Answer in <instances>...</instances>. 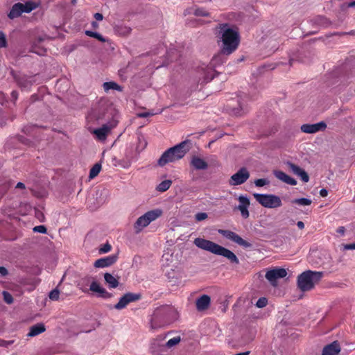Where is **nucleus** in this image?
<instances>
[{
    "mask_svg": "<svg viewBox=\"0 0 355 355\" xmlns=\"http://www.w3.org/2000/svg\"><path fill=\"white\" fill-rule=\"evenodd\" d=\"M218 44L222 53L229 55L234 52L240 43L238 30L227 24H220Z\"/></svg>",
    "mask_w": 355,
    "mask_h": 355,
    "instance_id": "f257e3e1",
    "label": "nucleus"
},
{
    "mask_svg": "<svg viewBox=\"0 0 355 355\" xmlns=\"http://www.w3.org/2000/svg\"><path fill=\"white\" fill-rule=\"evenodd\" d=\"M193 243L196 246L202 250L227 258L233 263L238 264L239 263V259L234 253L213 241L202 238H196L194 240Z\"/></svg>",
    "mask_w": 355,
    "mask_h": 355,
    "instance_id": "f03ea898",
    "label": "nucleus"
},
{
    "mask_svg": "<svg viewBox=\"0 0 355 355\" xmlns=\"http://www.w3.org/2000/svg\"><path fill=\"white\" fill-rule=\"evenodd\" d=\"M189 143V140H185L166 150L158 159V165L164 166L168 163L175 162L183 158L190 150Z\"/></svg>",
    "mask_w": 355,
    "mask_h": 355,
    "instance_id": "7ed1b4c3",
    "label": "nucleus"
},
{
    "mask_svg": "<svg viewBox=\"0 0 355 355\" xmlns=\"http://www.w3.org/2000/svg\"><path fill=\"white\" fill-rule=\"evenodd\" d=\"M92 277H85L78 283V287L84 293H88L89 291L97 294L98 297L109 299L112 297V294L108 293L103 288L99 283L92 280Z\"/></svg>",
    "mask_w": 355,
    "mask_h": 355,
    "instance_id": "20e7f679",
    "label": "nucleus"
},
{
    "mask_svg": "<svg viewBox=\"0 0 355 355\" xmlns=\"http://www.w3.org/2000/svg\"><path fill=\"white\" fill-rule=\"evenodd\" d=\"M323 277L322 272L307 270L302 272L297 278V286L302 291L311 290L315 284Z\"/></svg>",
    "mask_w": 355,
    "mask_h": 355,
    "instance_id": "39448f33",
    "label": "nucleus"
},
{
    "mask_svg": "<svg viewBox=\"0 0 355 355\" xmlns=\"http://www.w3.org/2000/svg\"><path fill=\"white\" fill-rule=\"evenodd\" d=\"M162 214V211L159 209H153L147 211L144 215L137 218L134 224V229L137 233L140 232L144 228L147 227L151 222L155 220Z\"/></svg>",
    "mask_w": 355,
    "mask_h": 355,
    "instance_id": "423d86ee",
    "label": "nucleus"
},
{
    "mask_svg": "<svg viewBox=\"0 0 355 355\" xmlns=\"http://www.w3.org/2000/svg\"><path fill=\"white\" fill-rule=\"evenodd\" d=\"M255 200L263 207L269 209H276L282 205L281 198L274 194L254 193Z\"/></svg>",
    "mask_w": 355,
    "mask_h": 355,
    "instance_id": "0eeeda50",
    "label": "nucleus"
},
{
    "mask_svg": "<svg viewBox=\"0 0 355 355\" xmlns=\"http://www.w3.org/2000/svg\"><path fill=\"white\" fill-rule=\"evenodd\" d=\"M37 8V4L32 1H28L25 3H17L12 6L9 14L10 19H15L19 17L23 12H31Z\"/></svg>",
    "mask_w": 355,
    "mask_h": 355,
    "instance_id": "6e6552de",
    "label": "nucleus"
},
{
    "mask_svg": "<svg viewBox=\"0 0 355 355\" xmlns=\"http://www.w3.org/2000/svg\"><path fill=\"white\" fill-rule=\"evenodd\" d=\"M225 55H226L222 53L221 50L220 49V53L213 57L210 62V67H207L204 72L205 76L203 83H207L214 78L215 71L213 69V67H216V66L223 63L225 60L224 58Z\"/></svg>",
    "mask_w": 355,
    "mask_h": 355,
    "instance_id": "1a4fd4ad",
    "label": "nucleus"
},
{
    "mask_svg": "<svg viewBox=\"0 0 355 355\" xmlns=\"http://www.w3.org/2000/svg\"><path fill=\"white\" fill-rule=\"evenodd\" d=\"M250 178V173L246 168H240L236 173L232 175L229 180L231 186L240 185L245 182Z\"/></svg>",
    "mask_w": 355,
    "mask_h": 355,
    "instance_id": "9d476101",
    "label": "nucleus"
},
{
    "mask_svg": "<svg viewBox=\"0 0 355 355\" xmlns=\"http://www.w3.org/2000/svg\"><path fill=\"white\" fill-rule=\"evenodd\" d=\"M287 275V272L285 269L281 268H275L268 270L266 273V278L270 284L273 286L277 285V280L280 278H284Z\"/></svg>",
    "mask_w": 355,
    "mask_h": 355,
    "instance_id": "9b49d317",
    "label": "nucleus"
},
{
    "mask_svg": "<svg viewBox=\"0 0 355 355\" xmlns=\"http://www.w3.org/2000/svg\"><path fill=\"white\" fill-rule=\"evenodd\" d=\"M141 297L140 294L128 293L122 296L118 303H116L114 308L117 310H121L127 306L130 302H135L139 300Z\"/></svg>",
    "mask_w": 355,
    "mask_h": 355,
    "instance_id": "f8f14e48",
    "label": "nucleus"
},
{
    "mask_svg": "<svg viewBox=\"0 0 355 355\" xmlns=\"http://www.w3.org/2000/svg\"><path fill=\"white\" fill-rule=\"evenodd\" d=\"M218 233L225 236V238L235 242L236 243L239 244V245L248 248L250 246V244L247 242L246 241L243 240L240 236H239L237 234L230 231V230H218Z\"/></svg>",
    "mask_w": 355,
    "mask_h": 355,
    "instance_id": "ddd939ff",
    "label": "nucleus"
},
{
    "mask_svg": "<svg viewBox=\"0 0 355 355\" xmlns=\"http://www.w3.org/2000/svg\"><path fill=\"white\" fill-rule=\"evenodd\" d=\"M117 123H118V120L114 119L111 122L110 125L107 124L103 125L101 128L94 130L92 131V133L96 135V138L98 140L104 141V140H105L107 135L108 132H110V130L112 128H113L114 127H115Z\"/></svg>",
    "mask_w": 355,
    "mask_h": 355,
    "instance_id": "4468645a",
    "label": "nucleus"
},
{
    "mask_svg": "<svg viewBox=\"0 0 355 355\" xmlns=\"http://www.w3.org/2000/svg\"><path fill=\"white\" fill-rule=\"evenodd\" d=\"M327 128V124L324 121H320L314 124L306 123L300 127L302 132L307 134H314L320 131H324Z\"/></svg>",
    "mask_w": 355,
    "mask_h": 355,
    "instance_id": "2eb2a0df",
    "label": "nucleus"
},
{
    "mask_svg": "<svg viewBox=\"0 0 355 355\" xmlns=\"http://www.w3.org/2000/svg\"><path fill=\"white\" fill-rule=\"evenodd\" d=\"M118 259L116 254H111L107 257L97 259L94 262V267L96 268H105L108 267L114 264Z\"/></svg>",
    "mask_w": 355,
    "mask_h": 355,
    "instance_id": "dca6fc26",
    "label": "nucleus"
},
{
    "mask_svg": "<svg viewBox=\"0 0 355 355\" xmlns=\"http://www.w3.org/2000/svg\"><path fill=\"white\" fill-rule=\"evenodd\" d=\"M239 205L237 209L241 211V216L244 218L249 217L248 207L250 206V200L246 196H240L239 197Z\"/></svg>",
    "mask_w": 355,
    "mask_h": 355,
    "instance_id": "f3484780",
    "label": "nucleus"
},
{
    "mask_svg": "<svg viewBox=\"0 0 355 355\" xmlns=\"http://www.w3.org/2000/svg\"><path fill=\"white\" fill-rule=\"evenodd\" d=\"M287 166H288L289 169L296 175L300 177L301 180L304 182H308L309 180V177L307 174V173L302 168H301L300 166L288 162Z\"/></svg>",
    "mask_w": 355,
    "mask_h": 355,
    "instance_id": "a211bd4d",
    "label": "nucleus"
},
{
    "mask_svg": "<svg viewBox=\"0 0 355 355\" xmlns=\"http://www.w3.org/2000/svg\"><path fill=\"white\" fill-rule=\"evenodd\" d=\"M190 164L196 170H206L208 168L207 162L198 155L192 156Z\"/></svg>",
    "mask_w": 355,
    "mask_h": 355,
    "instance_id": "6ab92c4d",
    "label": "nucleus"
},
{
    "mask_svg": "<svg viewBox=\"0 0 355 355\" xmlns=\"http://www.w3.org/2000/svg\"><path fill=\"white\" fill-rule=\"evenodd\" d=\"M340 352V347L337 341L325 346L323 349L322 355H338Z\"/></svg>",
    "mask_w": 355,
    "mask_h": 355,
    "instance_id": "aec40b11",
    "label": "nucleus"
},
{
    "mask_svg": "<svg viewBox=\"0 0 355 355\" xmlns=\"http://www.w3.org/2000/svg\"><path fill=\"white\" fill-rule=\"evenodd\" d=\"M274 175L279 180L292 186H295L297 184V181L286 174L284 172L281 171H274Z\"/></svg>",
    "mask_w": 355,
    "mask_h": 355,
    "instance_id": "412c9836",
    "label": "nucleus"
},
{
    "mask_svg": "<svg viewBox=\"0 0 355 355\" xmlns=\"http://www.w3.org/2000/svg\"><path fill=\"white\" fill-rule=\"evenodd\" d=\"M211 299L207 295H203L196 300V308L198 311L207 309L210 304Z\"/></svg>",
    "mask_w": 355,
    "mask_h": 355,
    "instance_id": "4be33fe9",
    "label": "nucleus"
},
{
    "mask_svg": "<svg viewBox=\"0 0 355 355\" xmlns=\"http://www.w3.org/2000/svg\"><path fill=\"white\" fill-rule=\"evenodd\" d=\"M46 330L45 326L42 323L36 324L30 327V331L27 334L29 337L36 336Z\"/></svg>",
    "mask_w": 355,
    "mask_h": 355,
    "instance_id": "5701e85b",
    "label": "nucleus"
},
{
    "mask_svg": "<svg viewBox=\"0 0 355 355\" xmlns=\"http://www.w3.org/2000/svg\"><path fill=\"white\" fill-rule=\"evenodd\" d=\"M104 279L109 288H115L119 286V280L110 273H105Z\"/></svg>",
    "mask_w": 355,
    "mask_h": 355,
    "instance_id": "b1692460",
    "label": "nucleus"
},
{
    "mask_svg": "<svg viewBox=\"0 0 355 355\" xmlns=\"http://www.w3.org/2000/svg\"><path fill=\"white\" fill-rule=\"evenodd\" d=\"M114 31L121 36H127L131 32V28L123 24H117L114 26Z\"/></svg>",
    "mask_w": 355,
    "mask_h": 355,
    "instance_id": "393cba45",
    "label": "nucleus"
},
{
    "mask_svg": "<svg viewBox=\"0 0 355 355\" xmlns=\"http://www.w3.org/2000/svg\"><path fill=\"white\" fill-rule=\"evenodd\" d=\"M103 87L105 92H108L110 89L122 91V87L115 82H105L103 83Z\"/></svg>",
    "mask_w": 355,
    "mask_h": 355,
    "instance_id": "a878e982",
    "label": "nucleus"
},
{
    "mask_svg": "<svg viewBox=\"0 0 355 355\" xmlns=\"http://www.w3.org/2000/svg\"><path fill=\"white\" fill-rule=\"evenodd\" d=\"M171 184L172 182L169 180H164L157 186L156 189L158 191L164 192L170 188Z\"/></svg>",
    "mask_w": 355,
    "mask_h": 355,
    "instance_id": "bb28decb",
    "label": "nucleus"
},
{
    "mask_svg": "<svg viewBox=\"0 0 355 355\" xmlns=\"http://www.w3.org/2000/svg\"><path fill=\"white\" fill-rule=\"evenodd\" d=\"M161 340H162L161 338L160 339L157 338L152 341L151 345H150V349L153 352H162L164 350L163 348L165 347V345H162L158 343V342Z\"/></svg>",
    "mask_w": 355,
    "mask_h": 355,
    "instance_id": "cd10ccee",
    "label": "nucleus"
},
{
    "mask_svg": "<svg viewBox=\"0 0 355 355\" xmlns=\"http://www.w3.org/2000/svg\"><path fill=\"white\" fill-rule=\"evenodd\" d=\"M101 170V164L99 163L95 164L90 170L89 178L90 179L94 178L95 177H96L98 175Z\"/></svg>",
    "mask_w": 355,
    "mask_h": 355,
    "instance_id": "c85d7f7f",
    "label": "nucleus"
},
{
    "mask_svg": "<svg viewBox=\"0 0 355 355\" xmlns=\"http://www.w3.org/2000/svg\"><path fill=\"white\" fill-rule=\"evenodd\" d=\"M312 201L308 198H297L292 200L293 204H296L300 206H309L311 204Z\"/></svg>",
    "mask_w": 355,
    "mask_h": 355,
    "instance_id": "c756f323",
    "label": "nucleus"
},
{
    "mask_svg": "<svg viewBox=\"0 0 355 355\" xmlns=\"http://www.w3.org/2000/svg\"><path fill=\"white\" fill-rule=\"evenodd\" d=\"M85 34L87 36H89V37H94V38L98 40L101 42H105V39L101 34H99L98 33L93 32V31H85Z\"/></svg>",
    "mask_w": 355,
    "mask_h": 355,
    "instance_id": "7c9ffc66",
    "label": "nucleus"
},
{
    "mask_svg": "<svg viewBox=\"0 0 355 355\" xmlns=\"http://www.w3.org/2000/svg\"><path fill=\"white\" fill-rule=\"evenodd\" d=\"M180 340H181V339H180V336L174 337V338L168 340L166 342L165 346L167 347L168 348H171V347L175 346L176 345H178L180 342Z\"/></svg>",
    "mask_w": 355,
    "mask_h": 355,
    "instance_id": "2f4dec72",
    "label": "nucleus"
},
{
    "mask_svg": "<svg viewBox=\"0 0 355 355\" xmlns=\"http://www.w3.org/2000/svg\"><path fill=\"white\" fill-rule=\"evenodd\" d=\"M139 144L137 146V150L141 151L143 150L147 146V141L144 137H139Z\"/></svg>",
    "mask_w": 355,
    "mask_h": 355,
    "instance_id": "473e14b6",
    "label": "nucleus"
},
{
    "mask_svg": "<svg viewBox=\"0 0 355 355\" xmlns=\"http://www.w3.org/2000/svg\"><path fill=\"white\" fill-rule=\"evenodd\" d=\"M269 182H270L267 179H257L254 181V184L256 187H261L269 184Z\"/></svg>",
    "mask_w": 355,
    "mask_h": 355,
    "instance_id": "72a5a7b5",
    "label": "nucleus"
},
{
    "mask_svg": "<svg viewBox=\"0 0 355 355\" xmlns=\"http://www.w3.org/2000/svg\"><path fill=\"white\" fill-rule=\"evenodd\" d=\"M268 304V300L266 297H261L259 298L257 303L256 306L258 308H263L265 307Z\"/></svg>",
    "mask_w": 355,
    "mask_h": 355,
    "instance_id": "f704fd0d",
    "label": "nucleus"
},
{
    "mask_svg": "<svg viewBox=\"0 0 355 355\" xmlns=\"http://www.w3.org/2000/svg\"><path fill=\"white\" fill-rule=\"evenodd\" d=\"M159 113H161V112H153L152 111L143 112H140V113L137 114V116H138V117H140V118H146V117L153 116V115L159 114Z\"/></svg>",
    "mask_w": 355,
    "mask_h": 355,
    "instance_id": "c9c22d12",
    "label": "nucleus"
},
{
    "mask_svg": "<svg viewBox=\"0 0 355 355\" xmlns=\"http://www.w3.org/2000/svg\"><path fill=\"white\" fill-rule=\"evenodd\" d=\"M208 217V215L207 213L205 212H199V213H197L196 215H195V219L197 220V221H202V220H204L205 219H207Z\"/></svg>",
    "mask_w": 355,
    "mask_h": 355,
    "instance_id": "e433bc0d",
    "label": "nucleus"
},
{
    "mask_svg": "<svg viewBox=\"0 0 355 355\" xmlns=\"http://www.w3.org/2000/svg\"><path fill=\"white\" fill-rule=\"evenodd\" d=\"M60 292L58 289H54L49 293V298L52 300H58L59 298Z\"/></svg>",
    "mask_w": 355,
    "mask_h": 355,
    "instance_id": "4c0bfd02",
    "label": "nucleus"
},
{
    "mask_svg": "<svg viewBox=\"0 0 355 355\" xmlns=\"http://www.w3.org/2000/svg\"><path fill=\"white\" fill-rule=\"evenodd\" d=\"M3 299H4V301L7 303V304H11L13 302V299H12V295L6 292V291H3Z\"/></svg>",
    "mask_w": 355,
    "mask_h": 355,
    "instance_id": "58836bf2",
    "label": "nucleus"
},
{
    "mask_svg": "<svg viewBox=\"0 0 355 355\" xmlns=\"http://www.w3.org/2000/svg\"><path fill=\"white\" fill-rule=\"evenodd\" d=\"M112 249V246L109 243L104 244L100 249L99 252L100 253H107L109 252Z\"/></svg>",
    "mask_w": 355,
    "mask_h": 355,
    "instance_id": "ea45409f",
    "label": "nucleus"
},
{
    "mask_svg": "<svg viewBox=\"0 0 355 355\" xmlns=\"http://www.w3.org/2000/svg\"><path fill=\"white\" fill-rule=\"evenodd\" d=\"M35 217L40 222H43L44 220V215L42 211H40L39 209H35Z\"/></svg>",
    "mask_w": 355,
    "mask_h": 355,
    "instance_id": "a19ab883",
    "label": "nucleus"
},
{
    "mask_svg": "<svg viewBox=\"0 0 355 355\" xmlns=\"http://www.w3.org/2000/svg\"><path fill=\"white\" fill-rule=\"evenodd\" d=\"M33 231L35 232H40L42 234H45L46 232V228L44 225H38V226H35L33 228Z\"/></svg>",
    "mask_w": 355,
    "mask_h": 355,
    "instance_id": "79ce46f5",
    "label": "nucleus"
},
{
    "mask_svg": "<svg viewBox=\"0 0 355 355\" xmlns=\"http://www.w3.org/2000/svg\"><path fill=\"white\" fill-rule=\"evenodd\" d=\"M194 13L197 16H208L209 15V13L206 10H205L202 8L196 9L195 10Z\"/></svg>",
    "mask_w": 355,
    "mask_h": 355,
    "instance_id": "37998d69",
    "label": "nucleus"
},
{
    "mask_svg": "<svg viewBox=\"0 0 355 355\" xmlns=\"http://www.w3.org/2000/svg\"><path fill=\"white\" fill-rule=\"evenodd\" d=\"M6 45V40L4 34L0 32V48L5 47Z\"/></svg>",
    "mask_w": 355,
    "mask_h": 355,
    "instance_id": "c03bdc74",
    "label": "nucleus"
},
{
    "mask_svg": "<svg viewBox=\"0 0 355 355\" xmlns=\"http://www.w3.org/2000/svg\"><path fill=\"white\" fill-rule=\"evenodd\" d=\"M18 84L21 87L23 88H27L30 85L29 82L25 80L24 83L22 81V80L18 81Z\"/></svg>",
    "mask_w": 355,
    "mask_h": 355,
    "instance_id": "a18cd8bd",
    "label": "nucleus"
},
{
    "mask_svg": "<svg viewBox=\"0 0 355 355\" xmlns=\"http://www.w3.org/2000/svg\"><path fill=\"white\" fill-rule=\"evenodd\" d=\"M344 250H355V243L343 245Z\"/></svg>",
    "mask_w": 355,
    "mask_h": 355,
    "instance_id": "49530a36",
    "label": "nucleus"
},
{
    "mask_svg": "<svg viewBox=\"0 0 355 355\" xmlns=\"http://www.w3.org/2000/svg\"><path fill=\"white\" fill-rule=\"evenodd\" d=\"M172 259V256L171 254H164L162 256V261L164 262V261H166V262L169 261L171 259Z\"/></svg>",
    "mask_w": 355,
    "mask_h": 355,
    "instance_id": "de8ad7c7",
    "label": "nucleus"
},
{
    "mask_svg": "<svg viewBox=\"0 0 355 355\" xmlns=\"http://www.w3.org/2000/svg\"><path fill=\"white\" fill-rule=\"evenodd\" d=\"M8 274V270L4 267H0V275L1 276H5Z\"/></svg>",
    "mask_w": 355,
    "mask_h": 355,
    "instance_id": "09e8293b",
    "label": "nucleus"
},
{
    "mask_svg": "<svg viewBox=\"0 0 355 355\" xmlns=\"http://www.w3.org/2000/svg\"><path fill=\"white\" fill-rule=\"evenodd\" d=\"M320 195L322 196V197H326L328 195V191L327 189H322L320 191Z\"/></svg>",
    "mask_w": 355,
    "mask_h": 355,
    "instance_id": "8fccbe9b",
    "label": "nucleus"
},
{
    "mask_svg": "<svg viewBox=\"0 0 355 355\" xmlns=\"http://www.w3.org/2000/svg\"><path fill=\"white\" fill-rule=\"evenodd\" d=\"M345 229L344 227L341 226V227H339L336 232L337 233L340 234V235H344L345 234Z\"/></svg>",
    "mask_w": 355,
    "mask_h": 355,
    "instance_id": "3c124183",
    "label": "nucleus"
},
{
    "mask_svg": "<svg viewBox=\"0 0 355 355\" xmlns=\"http://www.w3.org/2000/svg\"><path fill=\"white\" fill-rule=\"evenodd\" d=\"M94 18L97 21H101L103 18V15L101 13H96L94 15Z\"/></svg>",
    "mask_w": 355,
    "mask_h": 355,
    "instance_id": "603ef678",
    "label": "nucleus"
},
{
    "mask_svg": "<svg viewBox=\"0 0 355 355\" xmlns=\"http://www.w3.org/2000/svg\"><path fill=\"white\" fill-rule=\"evenodd\" d=\"M297 226L299 229L302 230L304 228V223L302 221H298L297 223Z\"/></svg>",
    "mask_w": 355,
    "mask_h": 355,
    "instance_id": "864d4df0",
    "label": "nucleus"
},
{
    "mask_svg": "<svg viewBox=\"0 0 355 355\" xmlns=\"http://www.w3.org/2000/svg\"><path fill=\"white\" fill-rule=\"evenodd\" d=\"M16 188L17 189H25V185L24 183L22 182H18L16 185Z\"/></svg>",
    "mask_w": 355,
    "mask_h": 355,
    "instance_id": "5fc2aeb1",
    "label": "nucleus"
},
{
    "mask_svg": "<svg viewBox=\"0 0 355 355\" xmlns=\"http://www.w3.org/2000/svg\"><path fill=\"white\" fill-rule=\"evenodd\" d=\"M17 92L16 91H12L11 93L12 97L14 98V100H16L17 98Z\"/></svg>",
    "mask_w": 355,
    "mask_h": 355,
    "instance_id": "6e6d98bb",
    "label": "nucleus"
},
{
    "mask_svg": "<svg viewBox=\"0 0 355 355\" xmlns=\"http://www.w3.org/2000/svg\"><path fill=\"white\" fill-rule=\"evenodd\" d=\"M249 354H250V352L247 351V352L236 354L235 355H249Z\"/></svg>",
    "mask_w": 355,
    "mask_h": 355,
    "instance_id": "4d7b16f0",
    "label": "nucleus"
},
{
    "mask_svg": "<svg viewBox=\"0 0 355 355\" xmlns=\"http://www.w3.org/2000/svg\"><path fill=\"white\" fill-rule=\"evenodd\" d=\"M348 7H355V1L350 2L348 6Z\"/></svg>",
    "mask_w": 355,
    "mask_h": 355,
    "instance_id": "13d9d810",
    "label": "nucleus"
},
{
    "mask_svg": "<svg viewBox=\"0 0 355 355\" xmlns=\"http://www.w3.org/2000/svg\"><path fill=\"white\" fill-rule=\"evenodd\" d=\"M130 163H128V164H126L125 165H123L122 166H123V168H128V167L130 166Z\"/></svg>",
    "mask_w": 355,
    "mask_h": 355,
    "instance_id": "bf43d9fd",
    "label": "nucleus"
},
{
    "mask_svg": "<svg viewBox=\"0 0 355 355\" xmlns=\"http://www.w3.org/2000/svg\"><path fill=\"white\" fill-rule=\"evenodd\" d=\"M92 26H93L94 27H96V26H98V24H97V23H96V21H93V22H92Z\"/></svg>",
    "mask_w": 355,
    "mask_h": 355,
    "instance_id": "052dcab7",
    "label": "nucleus"
}]
</instances>
